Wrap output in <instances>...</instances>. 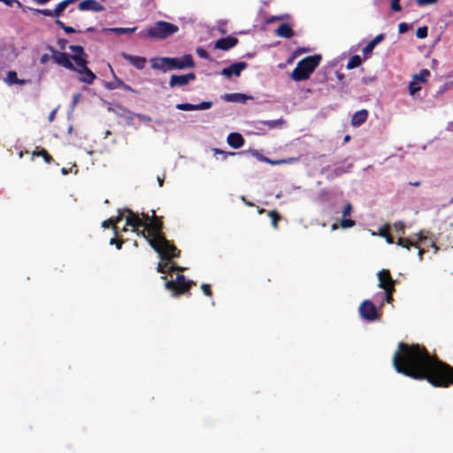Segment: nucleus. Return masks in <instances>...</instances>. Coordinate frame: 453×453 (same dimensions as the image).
Masks as SVG:
<instances>
[{
  "instance_id": "33",
  "label": "nucleus",
  "mask_w": 453,
  "mask_h": 453,
  "mask_svg": "<svg viewBox=\"0 0 453 453\" xmlns=\"http://www.w3.org/2000/svg\"><path fill=\"white\" fill-rule=\"evenodd\" d=\"M397 244L403 248H406L407 250H410L411 246L419 249L417 243L412 242L408 238L400 237L397 241Z\"/></svg>"
},
{
  "instance_id": "32",
  "label": "nucleus",
  "mask_w": 453,
  "mask_h": 453,
  "mask_svg": "<svg viewBox=\"0 0 453 453\" xmlns=\"http://www.w3.org/2000/svg\"><path fill=\"white\" fill-rule=\"evenodd\" d=\"M362 63L361 58L358 55H354L350 58L347 64L348 69L358 67Z\"/></svg>"
},
{
  "instance_id": "5",
  "label": "nucleus",
  "mask_w": 453,
  "mask_h": 453,
  "mask_svg": "<svg viewBox=\"0 0 453 453\" xmlns=\"http://www.w3.org/2000/svg\"><path fill=\"white\" fill-rule=\"evenodd\" d=\"M179 27L172 23L166 21H158L154 27L148 30V36L157 39H165L172 35L175 34Z\"/></svg>"
},
{
  "instance_id": "42",
  "label": "nucleus",
  "mask_w": 453,
  "mask_h": 453,
  "mask_svg": "<svg viewBox=\"0 0 453 453\" xmlns=\"http://www.w3.org/2000/svg\"><path fill=\"white\" fill-rule=\"evenodd\" d=\"M212 152H213L214 155H218V154L222 155L223 156V159H226V157L228 156H234L235 155L234 152H226V151H224V150H222L220 149H218V148H213L212 149Z\"/></svg>"
},
{
  "instance_id": "51",
  "label": "nucleus",
  "mask_w": 453,
  "mask_h": 453,
  "mask_svg": "<svg viewBox=\"0 0 453 453\" xmlns=\"http://www.w3.org/2000/svg\"><path fill=\"white\" fill-rule=\"evenodd\" d=\"M51 56H50L49 54L45 53V54H42L41 56V58H40V63L42 65H45L46 63H48L50 59Z\"/></svg>"
},
{
  "instance_id": "9",
  "label": "nucleus",
  "mask_w": 453,
  "mask_h": 453,
  "mask_svg": "<svg viewBox=\"0 0 453 453\" xmlns=\"http://www.w3.org/2000/svg\"><path fill=\"white\" fill-rule=\"evenodd\" d=\"M196 79V75L195 73H188L186 74L177 75L173 74L169 80V87L180 88L188 85L190 81H193Z\"/></svg>"
},
{
  "instance_id": "43",
  "label": "nucleus",
  "mask_w": 453,
  "mask_h": 453,
  "mask_svg": "<svg viewBox=\"0 0 453 453\" xmlns=\"http://www.w3.org/2000/svg\"><path fill=\"white\" fill-rule=\"evenodd\" d=\"M404 223L403 221H397L394 224L395 231L398 234H404Z\"/></svg>"
},
{
  "instance_id": "2",
  "label": "nucleus",
  "mask_w": 453,
  "mask_h": 453,
  "mask_svg": "<svg viewBox=\"0 0 453 453\" xmlns=\"http://www.w3.org/2000/svg\"><path fill=\"white\" fill-rule=\"evenodd\" d=\"M151 219L146 223L140 234L149 242L151 248L159 255L161 259L176 258L180 256V250L170 241L164 234L162 217L156 215L154 210L151 211Z\"/></svg>"
},
{
  "instance_id": "16",
  "label": "nucleus",
  "mask_w": 453,
  "mask_h": 453,
  "mask_svg": "<svg viewBox=\"0 0 453 453\" xmlns=\"http://www.w3.org/2000/svg\"><path fill=\"white\" fill-rule=\"evenodd\" d=\"M121 57L129 62L132 65H134L138 70H142L147 63V59L144 57L140 56H133L127 54L126 52H121Z\"/></svg>"
},
{
  "instance_id": "25",
  "label": "nucleus",
  "mask_w": 453,
  "mask_h": 453,
  "mask_svg": "<svg viewBox=\"0 0 453 453\" xmlns=\"http://www.w3.org/2000/svg\"><path fill=\"white\" fill-rule=\"evenodd\" d=\"M78 9L80 11L101 12L104 8L100 4L99 2H80Z\"/></svg>"
},
{
  "instance_id": "17",
  "label": "nucleus",
  "mask_w": 453,
  "mask_h": 453,
  "mask_svg": "<svg viewBox=\"0 0 453 453\" xmlns=\"http://www.w3.org/2000/svg\"><path fill=\"white\" fill-rule=\"evenodd\" d=\"M81 69L76 71L81 75L80 77V81L84 82L86 84H92L96 80V74L87 66V64L84 65H78Z\"/></svg>"
},
{
  "instance_id": "45",
  "label": "nucleus",
  "mask_w": 453,
  "mask_h": 453,
  "mask_svg": "<svg viewBox=\"0 0 453 453\" xmlns=\"http://www.w3.org/2000/svg\"><path fill=\"white\" fill-rule=\"evenodd\" d=\"M201 288L205 296L210 297L212 296V290L210 284L203 283L201 285Z\"/></svg>"
},
{
  "instance_id": "31",
  "label": "nucleus",
  "mask_w": 453,
  "mask_h": 453,
  "mask_svg": "<svg viewBox=\"0 0 453 453\" xmlns=\"http://www.w3.org/2000/svg\"><path fill=\"white\" fill-rule=\"evenodd\" d=\"M430 76V72L427 69H422L418 73L413 75V79L417 81L426 82Z\"/></svg>"
},
{
  "instance_id": "6",
  "label": "nucleus",
  "mask_w": 453,
  "mask_h": 453,
  "mask_svg": "<svg viewBox=\"0 0 453 453\" xmlns=\"http://www.w3.org/2000/svg\"><path fill=\"white\" fill-rule=\"evenodd\" d=\"M165 62L170 65V71L184 70L188 68H194L196 66V63L191 54H185L180 58H170V59Z\"/></svg>"
},
{
  "instance_id": "30",
  "label": "nucleus",
  "mask_w": 453,
  "mask_h": 453,
  "mask_svg": "<svg viewBox=\"0 0 453 453\" xmlns=\"http://www.w3.org/2000/svg\"><path fill=\"white\" fill-rule=\"evenodd\" d=\"M298 160H299V157H288V158L278 159V160H273L268 157V161L266 163L271 165H280L293 164V163L297 162Z\"/></svg>"
},
{
  "instance_id": "48",
  "label": "nucleus",
  "mask_w": 453,
  "mask_h": 453,
  "mask_svg": "<svg viewBox=\"0 0 453 453\" xmlns=\"http://www.w3.org/2000/svg\"><path fill=\"white\" fill-rule=\"evenodd\" d=\"M409 30V25L407 23L402 22L398 25V32L400 34H404Z\"/></svg>"
},
{
  "instance_id": "24",
  "label": "nucleus",
  "mask_w": 453,
  "mask_h": 453,
  "mask_svg": "<svg viewBox=\"0 0 453 453\" xmlns=\"http://www.w3.org/2000/svg\"><path fill=\"white\" fill-rule=\"evenodd\" d=\"M72 2H59L57 7L51 12L50 10H37L38 12L42 13L45 16H59V14L67 7Z\"/></svg>"
},
{
  "instance_id": "27",
  "label": "nucleus",
  "mask_w": 453,
  "mask_h": 453,
  "mask_svg": "<svg viewBox=\"0 0 453 453\" xmlns=\"http://www.w3.org/2000/svg\"><path fill=\"white\" fill-rule=\"evenodd\" d=\"M32 156L42 157L47 164H50L53 161V157L50 155V153L45 149L41 147H36L35 150L33 151Z\"/></svg>"
},
{
  "instance_id": "64",
  "label": "nucleus",
  "mask_w": 453,
  "mask_h": 453,
  "mask_svg": "<svg viewBox=\"0 0 453 453\" xmlns=\"http://www.w3.org/2000/svg\"><path fill=\"white\" fill-rule=\"evenodd\" d=\"M423 254H424V250H421V249H419V250H418V256H419V258H420V259H422V256H423Z\"/></svg>"
},
{
  "instance_id": "54",
  "label": "nucleus",
  "mask_w": 453,
  "mask_h": 453,
  "mask_svg": "<svg viewBox=\"0 0 453 453\" xmlns=\"http://www.w3.org/2000/svg\"><path fill=\"white\" fill-rule=\"evenodd\" d=\"M141 216H142V217H141V219H142L144 222H146V223H149V222H150V220L151 219V217H150V215H149L148 213H144V212H142V213L141 214Z\"/></svg>"
},
{
  "instance_id": "39",
  "label": "nucleus",
  "mask_w": 453,
  "mask_h": 453,
  "mask_svg": "<svg viewBox=\"0 0 453 453\" xmlns=\"http://www.w3.org/2000/svg\"><path fill=\"white\" fill-rule=\"evenodd\" d=\"M427 34H428V28L427 27L424 26V27H418L416 31V36L418 38V39H424L427 36Z\"/></svg>"
},
{
  "instance_id": "37",
  "label": "nucleus",
  "mask_w": 453,
  "mask_h": 453,
  "mask_svg": "<svg viewBox=\"0 0 453 453\" xmlns=\"http://www.w3.org/2000/svg\"><path fill=\"white\" fill-rule=\"evenodd\" d=\"M340 225L343 229H346L353 227L356 225V222L353 219L342 218L340 221Z\"/></svg>"
},
{
  "instance_id": "11",
  "label": "nucleus",
  "mask_w": 453,
  "mask_h": 453,
  "mask_svg": "<svg viewBox=\"0 0 453 453\" xmlns=\"http://www.w3.org/2000/svg\"><path fill=\"white\" fill-rule=\"evenodd\" d=\"M378 280H379V288L383 290H387L388 288H395L396 281L393 280L389 270L382 269L378 273Z\"/></svg>"
},
{
  "instance_id": "52",
  "label": "nucleus",
  "mask_w": 453,
  "mask_h": 453,
  "mask_svg": "<svg viewBox=\"0 0 453 453\" xmlns=\"http://www.w3.org/2000/svg\"><path fill=\"white\" fill-rule=\"evenodd\" d=\"M391 10L394 12H400L402 10L400 2H391Z\"/></svg>"
},
{
  "instance_id": "60",
  "label": "nucleus",
  "mask_w": 453,
  "mask_h": 453,
  "mask_svg": "<svg viewBox=\"0 0 453 453\" xmlns=\"http://www.w3.org/2000/svg\"><path fill=\"white\" fill-rule=\"evenodd\" d=\"M242 199L245 203V204H247L248 206H254V203L250 201H247L244 196H242Z\"/></svg>"
},
{
  "instance_id": "49",
  "label": "nucleus",
  "mask_w": 453,
  "mask_h": 453,
  "mask_svg": "<svg viewBox=\"0 0 453 453\" xmlns=\"http://www.w3.org/2000/svg\"><path fill=\"white\" fill-rule=\"evenodd\" d=\"M196 53L202 58H205V59L209 58V54L203 49H197Z\"/></svg>"
},
{
  "instance_id": "36",
  "label": "nucleus",
  "mask_w": 453,
  "mask_h": 453,
  "mask_svg": "<svg viewBox=\"0 0 453 453\" xmlns=\"http://www.w3.org/2000/svg\"><path fill=\"white\" fill-rule=\"evenodd\" d=\"M421 89L420 86L418 84V81L412 78V81L409 84V91L411 96L415 95Z\"/></svg>"
},
{
  "instance_id": "56",
  "label": "nucleus",
  "mask_w": 453,
  "mask_h": 453,
  "mask_svg": "<svg viewBox=\"0 0 453 453\" xmlns=\"http://www.w3.org/2000/svg\"><path fill=\"white\" fill-rule=\"evenodd\" d=\"M119 85L126 90H132L131 87L129 85L125 84L122 81H119Z\"/></svg>"
},
{
  "instance_id": "14",
  "label": "nucleus",
  "mask_w": 453,
  "mask_h": 453,
  "mask_svg": "<svg viewBox=\"0 0 453 453\" xmlns=\"http://www.w3.org/2000/svg\"><path fill=\"white\" fill-rule=\"evenodd\" d=\"M248 66L246 62H236L224 68L221 71V74L226 78H230L232 75L240 76L241 73L245 70Z\"/></svg>"
},
{
  "instance_id": "29",
  "label": "nucleus",
  "mask_w": 453,
  "mask_h": 453,
  "mask_svg": "<svg viewBox=\"0 0 453 453\" xmlns=\"http://www.w3.org/2000/svg\"><path fill=\"white\" fill-rule=\"evenodd\" d=\"M259 123L264 126H266L270 129H273L282 127L286 123V121L285 119L280 118L275 120H260Z\"/></svg>"
},
{
  "instance_id": "28",
  "label": "nucleus",
  "mask_w": 453,
  "mask_h": 453,
  "mask_svg": "<svg viewBox=\"0 0 453 453\" xmlns=\"http://www.w3.org/2000/svg\"><path fill=\"white\" fill-rule=\"evenodd\" d=\"M5 81L9 85H12V84L24 85L26 83L25 80H20L18 78L17 73L15 71H9L7 73Z\"/></svg>"
},
{
  "instance_id": "50",
  "label": "nucleus",
  "mask_w": 453,
  "mask_h": 453,
  "mask_svg": "<svg viewBox=\"0 0 453 453\" xmlns=\"http://www.w3.org/2000/svg\"><path fill=\"white\" fill-rule=\"evenodd\" d=\"M382 236H384L388 243H394L393 237L388 233V230L382 231L380 234Z\"/></svg>"
},
{
  "instance_id": "4",
  "label": "nucleus",
  "mask_w": 453,
  "mask_h": 453,
  "mask_svg": "<svg viewBox=\"0 0 453 453\" xmlns=\"http://www.w3.org/2000/svg\"><path fill=\"white\" fill-rule=\"evenodd\" d=\"M196 283L191 280H186L183 274H177L174 280H166L165 288L174 297L180 296L189 292Z\"/></svg>"
},
{
  "instance_id": "34",
  "label": "nucleus",
  "mask_w": 453,
  "mask_h": 453,
  "mask_svg": "<svg viewBox=\"0 0 453 453\" xmlns=\"http://www.w3.org/2000/svg\"><path fill=\"white\" fill-rule=\"evenodd\" d=\"M268 216L272 219V225L273 226L277 229L278 228V222L281 219V216L276 211H269Z\"/></svg>"
},
{
  "instance_id": "26",
  "label": "nucleus",
  "mask_w": 453,
  "mask_h": 453,
  "mask_svg": "<svg viewBox=\"0 0 453 453\" xmlns=\"http://www.w3.org/2000/svg\"><path fill=\"white\" fill-rule=\"evenodd\" d=\"M385 38L384 34H380L376 35L372 41L368 42V44L363 49V54L368 56L371 54L374 49V47L381 42Z\"/></svg>"
},
{
  "instance_id": "8",
  "label": "nucleus",
  "mask_w": 453,
  "mask_h": 453,
  "mask_svg": "<svg viewBox=\"0 0 453 453\" xmlns=\"http://www.w3.org/2000/svg\"><path fill=\"white\" fill-rule=\"evenodd\" d=\"M360 316L367 321H374L380 316L374 303L370 300H365L359 306Z\"/></svg>"
},
{
  "instance_id": "58",
  "label": "nucleus",
  "mask_w": 453,
  "mask_h": 453,
  "mask_svg": "<svg viewBox=\"0 0 453 453\" xmlns=\"http://www.w3.org/2000/svg\"><path fill=\"white\" fill-rule=\"evenodd\" d=\"M257 158H258V160L265 162V163H266L268 161V157H266L264 155H257Z\"/></svg>"
},
{
  "instance_id": "53",
  "label": "nucleus",
  "mask_w": 453,
  "mask_h": 453,
  "mask_svg": "<svg viewBox=\"0 0 453 453\" xmlns=\"http://www.w3.org/2000/svg\"><path fill=\"white\" fill-rule=\"evenodd\" d=\"M119 215L116 218H113V223L114 226H117L118 223H119L123 219V213L120 210L118 211Z\"/></svg>"
},
{
  "instance_id": "63",
  "label": "nucleus",
  "mask_w": 453,
  "mask_h": 453,
  "mask_svg": "<svg viewBox=\"0 0 453 453\" xmlns=\"http://www.w3.org/2000/svg\"><path fill=\"white\" fill-rule=\"evenodd\" d=\"M331 229L334 231V230H336L338 229V225L336 223H334L332 226H331Z\"/></svg>"
},
{
  "instance_id": "40",
  "label": "nucleus",
  "mask_w": 453,
  "mask_h": 453,
  "mask_svg": "<svg viewBox=\"0 0 453 453\" xmlns=\"http://www.w3.org/2000/svg\"><path fill=\"white\" fill-rule=\"evenodd\" d=\"M102 226L104 228H108L110 226H111L114 230V234L117 235L118 234V232H117V226H114V223H113V218H110L104 221H103L102 223Z\"/></svg>"
},
{
  "instance_id": "61",
  "label": "nucleus",
  "mask_w": 453,
  "mask_h": 453,
  "mask_svg": "<svg viewBox=\"0 0 453 453\" xmlns=\"http://www.w3.org/2000/svg\"><path fill=\"white\" fill-rule=\"evenodd\" d=\"M411 186H413V187H419L420 186V181H414V182H410L409 183Z\"/></svg>"
},
{
  "instance_id": "35",
  "label": "nucleus",
  "mask_w": 453,
  "mask_h": 453,
  "mask_svg": "<svg viewBox=\"0 0 453 453\" xmlns=\"http://www.w3.org/2000/svg\"><path fill=\"white\" fill-rule=\"evenodd\" d=\"M136 30V27H114L111 28V31L115 33L118 35H123V34H132Z\"/></svg>"
},
{
  "instance_id": "20",
  "label": "nucleus",
  "mask_w": 453,
  "mask_h": 453,
  "mask_svg": "<svg viewBox=\"0 0 453 453\" xmlns=\"http://www.w3.org/2000/svg\"><path fill=\"white\" fill-rule=\"evenodd\" d=\"M170 59L169 57L154 58L150 59L151 68L155 70H160L164 73L170 71V65L165 61Z\"/></svg>"
},
{
  "instance_id": "15",
  "label": "nucleus",
  "mask_w": 453,
  "mask_h": 453,
  "mask_svg": "<svg viewBox=\"0 0 453 453\" xmlns=\"http://www.w3.org/2000/svg\"><path fill=\"white\" fill-rule=\"evenodd\" d=\"M212 106V102L204 101L198 104H193L189 103L177 104L176 108L180 111H203L208 110Z\"/></svg>"
},
{
  "instance_id": "44",
  "label": "nucleus",
  "mask_w": 453,
  "mask_h": 453,
  "mask_svg": "<svg viewBox=\"0 0 453 453\" xmlns=\"http://www.w3.org/2000/svg\"><path fill=\"white\" fill-rule=\"evenodd\" d=\"M352 211H353V207H352L351 203H347L342 211V218H347L348 216H349L351 214Z\"/></svg>"
},
{
  "instance_id": "13",
  "label": "nucleus",
  "mask_w": 453,
  "mask_h": 453,
  "mask_svg": "<svg viewBox=\"0 0 453 453\" xmlns=\"http://www.w3.org/2000/svg\"><path fill=\"white\" fill-rule=\"evenodd\" d=\"M69 50L73 52L71 58L75 62L77 65H84L88 64V55L85 53L82 46L80 45H70Z\"/></svg>"
},
{
  "instance_id": "19",
  "label": "nucleus",
  "mask_w": 453,
  "mask_h": 453,
  "mask_svg": "<svg viewBox=\"0 0 453 453\" xmlns=\"http://www.w3.org/2000/svg\"><path fill=\"white\" fill-rule=\"evenodd\" d=\"M221 98L226 102L244 104L248 99H252V96L242 93H227L221 96Z\"/></svg>"
},
{
  "instance_id": "1",
  "label": "nucleus",
  "mask_w": 453,
  "mask_h": 453,
  "mask_svg": "<svg viewBox=\"0 0 453 453\" xmlns=\"http://www.w3.org/2000/svg\"><path fill=\"white\" fill-rule=\"evenodd\" d=\"M392 361L398 373L411 379L426 380L435 388L453 385V366L432 356L419 344L399 342Z\"/></svg>"
},
{
  "instance_id": "18",
  "label": "nucleus",
  "mask_w": 453,
  "mask_h": 453,
  "mask_svg": "<svg viewBox=\"0 0 453 453\" xmlns=\"http://www.w3.org/2000/svg\"><path fill=\"white\" fill-rule=\"evenodd\" d=\"M238 42L239 41L236 37L226 36V37L219 39L215 43V48L223 50H228L231 48L237 45Z\"/></svg>"
},
{
  "instance_id": "57",
  "label": "nucleus",
  "mask_w": 453,
  "mask_h": 453,
  "mask_svg": "<svg viewBox=\"0 0 453 453\" xmlns=\"http://www.w3.org/2000/svg\"><path fill=\"white\" fill-rule=\"evenodd\" d=\"M80 96H81L80 94L73 95V106L78 103Z\"/></svg>"
},
{
  "instance_id": "7",
  "label": "nucleus",
  "mask_w": 453,
  "mask_h": 453,
  "mask_svg": "<svg viewBox=\"0 0 453 453\" xmlns=\"http://www.w3.org/2000/svg\"><path fill=\"white\" fill-rule=\"evenodd\" d=\"M47 49L51 52V58L54 63L68 70L76 71L75 66L71 62V56L68 53L58 51L52 46H48Z\"/></svg>"
},
{
  "instance_id": "55",
  "label": "nucleus",
  "mask_w": 453,
  "mask_h": 453,
  "mask_svg": "<svg viewBox=\"0 0 453 453\" xmlns=\"http://www.w3.org/2000/svg\"><path fill=\"white\" fill-rule=\"evenodd\" d=\"M56 112H57V109L51 111L50 113L49 114L48 119L50 122H52L54 120Z\"/></svg>"
},
{
  "instance_id": "23",
  "label": "nucleus",
  "mask_w": 453,
  "mask_h": 453,
  "mask_svg": "<svg viewBox=\"0 0 453 453\" xmlns=\"http://www.w3.org/2000/svg\"><path fill=\"white\" fill-rule=\"evenodd\" d=\"M368 118V111L367 110H360L355 112L351 118V125L353 127H360L363 125Z\"/></svg>"
},
{
  "instance_id": "3",
  "label": "nucleus",
  "mask_w": 453,
  "mask_h": 453,
  "mask_svg": "<svg viewBox=\"0 0 453 453\" xmlns=\"http://www.w3.org/2000/svg\"><path fill=\"white\" fill-rule=\"evenodd\" d=\"M321 56L315 54L300 60L291 73V78L296 81L308 80L321 62Z\"/></svg>"
},
{
  "instance_id": "12",
  "label": "nucleus",
  "mask_w": 453,
  "mask_h": 453,
  "mask_svg": "<svg viewBox=\"0 0 453 453\" xmlns=\"http://www.w3.org/2000/svg\"><path fill=\"white\" fill-rule=\"evenodd\" d=\"M125 211L127 213L126 219V225L133 228L134 231L139 230L140 227L145 228L146 222H144L138 215L130 209H126Z\"/></svg>"
},
{
  "instance_id": "59",
  "label": "nucleus",
  "mask_w": 453,
  "mask_h": 453,
  "mask_svg": "<svg viewBox=\"0 0 453 453\" xmlns=\"http://www.w3.org/2000/svg\"><path fill=\"white\" fill-rule=\"evenodd\" d=\"M65 42H66V41H65V40H59V41H58V45H59V47H60L62 50H63V49H65Z\"/></svg>"
},
{
  "instance_id": "41",
  "label": "nucleus",
  "mask_w": 453,
  "mask_h": 453,
  "mask_svg": "<svg viewBox=\"0 0 453 453\" xmlns=\"http://www.w3.org/2000/svg\"><path fill=\"white\" fill-rule=\"evenodd\" d=\"M395 291V288H388L387 290H384L385 292V296H384V300L385 302H387L388 303H392L393 302V295Z\"/></svg>"
},
{
  "instance_id": "10",
  "label": "nucleus",
  "mask_w": 453,
  "mask_h": 453,
  "mask_svg": "<svg viewBox=\"0 0 453 453\" xmlns=\"http://www.w3.org/2000/svg\"><path fill=\"white\" fill-rule=\"evenodd\" d=\"M173 258L161 259V262L157 264V273L163 274H172L173 272H183L184 268L178 265L176 263L172 261Z\"/></svg>"
},
{
  "instance_id": "22",
  "label": "nucleus",
  "mask_w": 453,
  "mask_h": 453,
  "mask_svg": "<svg viewBox=\"0 0 453 453\" xmlns=\"http://www.w3.org/2000/svg\"><path fill=\"white\" fill-rule=\"evenodd\" d=\"M226 142L234 149H239L244 144V138L239 133H231L226 138Z\"/></svg>"
},
{
  "instance_id": "47",
  "label": "nucleus",
  "mask_w": 453,
  "mask_h": 453,
  "mask_svg": "<svg viewBox=\"0 0 453 453\" xmlns=\"http://www.w3.org/2000/svg\"><path fill=\"white\" fill-rule=\"evenodd\" d=\"M110 244H111V245L115 244V245H116V248H117L118 250H120V249L122 248L123 241H122V240H120V239H118V238L114 237V238H111V241H110Z\"/></svg>"
},
{
  "instance_id": "62",
  "label": "nucleus",
  "mask_w": 453,
  "mask_h": 453,
  "mask_svg": "<svg viewBox=\"0 0 453 453\" xmlns=\"http://www.w3.org/2000/svg\"><path fill=\"white\" fill-rule=\"evenodd\" d=\"M419 6H423V5H426V4H432L433 2H425V1H422V2H417Z\"/></svg>"
},
{
  "instance_id": "46",
  "label": "nucleus",
  "mask_w": 453,
  "mask_h": 453,
  "mask_svg": "<svg viewBox=\"0 0 453 453\" xmlns=\"http://www.w3.org/2000/svg\"><path fill=\"white\" fill-rule=\"evenodd\" d=\"M57 24L64 29L67 34H71L74 32V28L69 26H65L62 21L57 20Z\"/></svg>"
},
{
  "instance_id": "38",
  "label": "nucleus",
  "mask_w": 453,
  "mask_h": 453,
  "mask_svg": "<svg viewBox=\"0 0 453 453\" xmlns=\"http://www.w3.org/2000/svg\"><path fill=\"white\" fill-rule=\"evenodd\" d=\"M347 172H348V170L345 169L343 166L335 167L333 170L330 178L333 179V178H335V177H339V176L342 175L343 173H345Z\"/></svg>"
},
{
  "instance_id": "21",
  "label": "nucleus",
  "mask_w": 453,
  "mask_h": 453,
  "mask_svg": "<svg viewBox=\"0 0 453 453\" xmlns=\"http://www.w3.org/2000/svg\"><path fill=\"white\" fill-rule=\"evenodd\" d=\"M275 35L281 38H291L294 36L295 32L288 23H281L275 30Z\"/></svg>"
}]
</instances>
